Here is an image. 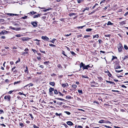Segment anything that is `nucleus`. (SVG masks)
<instances>
[{
    "instance_id": "obj_1",
    "label": "nucleus",
    "mask_w": 128,
    "mask_h": 128,
    "mask_svg": "<svg viewBox=\"0 0 128 128\" xmlns=\"http://www.w3.org/2000/svg\"><path fill=\"white\" fill-rule=\"evenodd\" d=\"M80 68L82 67L83 70L84 69L87 70L88 68H92L93 66V65L89 64L86 66L83 62H81L80 64Z\"/></svg>"
},
{
    "instance_id": "obj_2",
    "label": "nucleus",
    "mask_w": 128,
    "mask_h": 128,
    "mask_svg": "<svg viewBox=\"0 0 128 128\" xmlns=\"http://www.w3.org/2000/svg\"><path fill=\"white\" fill-rule=\"evenodd\" d=\"M118 52H121L122 49H123V47L120 43L118 44Z\"/></svg>"
},
{
    "instance_id": "obj_3",
    "label": "nucleus",
    "mask_w": 128,
    "mask_h": 128,
    "mask_svg": "<svg viewBox=\"0 0 128 128\" xmlns=\"http://www.w3.org/2000/svg\"><path fill=\"white\" fill-rule=\"evenodd\" d=\"M10 96L9 95L6 96L4 98V99L7 101H10Z\"/></svg>"
},
{
    "instance_id": "obj_4",
    "label": "nucleus",
    "mask_w": 128,
    "mask_h": 128,
    "mask_svg": "<svg viewBox=\"0 0 128 128\" xmlns=\"http://www.w3.org/2000/svg\"><path fill=\"white\" fill-rule=\"evenodd\" d=\"M115 69L118 68H121V66L118 65V64L117 63L115 64L114 66Z\"/></svg>"
},
{
    "instance_id": "obj_5",
    "label": "nucleus",
    "mask_w": 128,
    "mask_h": 128,
    "mask_svg": "<svg viewBox=\"0 0 128 128\" xmlns=\"http://www.w3.org/2000/svg\"><path fill=\"white\" fill-rule=\"evenodd\" d=\"M54 89L52 88H50L49 89V92H50V94L51 95H52V91H54Z\"/></svg>"
},
{
    "instance_id": "obj_6",
    "label": "nucleus",
    "mask_w": 128,
    "mask_h": 128,
    "mask_svg": "<svg viewBox=\"0 0 128 128\" xmlns=\"http://www.w3.org/2000/svg\"><path fill=\"white\" fill-rule=\"evenodd\" d=\"M42 38L43 40H44L46 41H48L49 40V39L46 36H42Z\"/></svg>"
},
{
    "instance_id": "obj_7",
    "label": "nucleus",
    "mask_w": 128,
    "mask_h": 128,
    "mask_svg": "<svg viewBox=\"0 0 128 128\" xmlns=\"http://www.w3.org/2000/svg\"><path fill=\"white\" fill-rule=\"evenodd\" d=\"M8 33V32L7 31L4 30L2 31L0 33V36L2 34H6Z\"/></svg>"
},
{
    "instance_id": "obj_8",
    "label": "nucleus",
    "mask_w": 128,
    "mask_h": 128,
    "mask_svg": "<svg viewBox=\"0 0 128 128\" xmlns=\"http://www.w3.org/2000/svg\"><path fill=\"white\" fill-rule=\"evenodd\" d=\"M31 24L34 27H36L37 25V24L36 22H31Z\"/></svg>"
},
{
    "instance_id": "obj_9",
    "label": "nucleus",
    "mask_w": 128,
    "mask_h": 128,
    "mask_svg": "<svg viewBox=\"0 0 128 128\" xmlns=\"http://www.w3.org/2000/svg\"><path fill=\"white\" fill-rule=\"evenodd\" d=\"M7 14L8 15L10 16H18V14H11V13H7Z\"/></svg>"
},
{
    "instance_id": "obj_10",
    "label": "nucleus",
    "mask_w": 128,
    "mask_h": 128,
    "mask_svg": "<svg viewBox=\"0 0 128 128\" xmlns=\"http://www.w3.org/2000/svg\"><path fill=\"white\" fill-rule=\"evenodd\" d=\"M66 123L69 125L72 126L73 124V123L72 122L70 121L67 122Z\"/></svg>"
},
{
    "instance_id": "obj_11",
    "label": "nucleus",
    "mask_w": 128,
    "mask_h": 128,
    "mask_svg": "<svg viewBox=\"0 0 128 128\" xmlns=\"http://www.w3.org/2000/svg\"><path fill=\"white\" fill-rule=\"evenodd\" d=\"M62 86L63 87H66V86H68V84L67 83H66L65 84H62Z\"/></svg>"
},
{
    "instance_id": "obj_12",
    "label": "nucleus",
    "mask_w": 128,
    "mask_h": 128,
    "mask_svg": "<svg viewBox=\"0 0 128 128\" xmlns=\"http://www.w3.org/2000/svg\"><path fill=\"white\" fill-rule=\"evenodd\" d=\"M28 40V38H22V40L23 41H27Z\"/></svg>"
},
{
    "instance_id": "obj_13",
    "label": "nucleus",
    "mask_w": 128,
    "mask_h": 128,
    "mask_svg": "<svg viewBox=\"0 0 128 128\" xmlns=\"http://www.w3.org/2000/svg\"><path fill=\"white\" fill-rule=\"evenodd\" d=\"M40 16V15L39 14L36 15H34V18H35L39 17Z\"/></svg>"
},
{
    "instance_id": "obj_14",
    "label": "nucleus",
    "mask_w": 128,
    "mask_h": 128,
    "mask_svg": "<svg viewBox=\"0 0 128 128\" xmlns=\"http://www.w3.org/2000/svg\"><path fill=\"white\" fill-rule=\"evenodd\" d=\"M105 122V121L103 120H101L99 121L98 123H102Z\"/></svg>"
},
{
    "instance_id": "obj_15",
    "label": "nucleus",
    "mask_w": 128,
    "mask_h": 128,
    "mask_svg": "<svg viewBox=\"0 0 128 128\" xmlns=\"http://www.w3.org/2000/svg\"><path fill=\"white\" fill-rule=\"evenodd\" d=\"M50 84L53 86H54V82H50Z\"/></svg>"
},
{
    "instance_id": "obj_16",
    "label": "nucleus",
    "mask_w": 128,
    "mask_h": 128,
    "mask_svg": "<svg viewBox=\"0 0 128 128\" xmlns=\"http://www.w3.org/2000/svg\"><path fill=\"white\" fill-rule=\"evenodd\" d=\"M62 104V103L60 102H56V104L58 105H61Z\"/></svg>"
},
{
    "instance_id": "obj_17",
    "label": "nucleus",
    "mask_w": 128,
    "mask_h": 128,
    "mask_svg": "<svg viewBox=\"0 0 128 128\" xmlns=\"http://www.w3.org/2000/svg\"><path fill=\"white\" fill-rule=\"evenodd\" d=\"M106 82H107L109 83L110 84H115V83L114 82H112L108 81L106 80Z\"/></svg>"
},
{
    "instance_id": "obj_18",
    "label": "nucleus",
    "mask_w": 128,
    "mask_h": 128,
    "mask_svg": "<svg viewBox=\"0 0 128 128\" xmlns=\"http://www.w3.org/2000/svg\"><path fill=\"white\" fill-rule=\"evenodd\" d=\"M72 86L73 88H76L77 86L76 84H72Z\"/></svg>"
},
{
    "instance_id": "obj_19",
    "label": "nucleus",
    "mask_w": 128,
    "mask_h": 128,
    "mask_svg": "<svg viewBox=\"0 0 128 128\" xmlns=\"http://www.w3.org/2000/svg\"><path fill=\"white\" fill-rule=\"evenodd\" d=\"M50 8H49L48 9H46L45 10H43V11L44 12H46V11L49 10H50Z\"/></svg>"
},
{
    "instance_id": "obj_20",
    "label": "nucleus",
    "mask_w": 128,
    "mask_h": 128,
    "mask_svg": "<svg viewBox=\"0 0 128 128\" xmlns=\"http://www.w3.org/2000/svg\"><path fill=\"white\" fill-rule=\"evenodd\" d=\"M122 71H123L122 70H115V71L116 72H122Z\"/></svg>"
},
{
    "instance_id": "obj_21",
    "label": "nucleus",
    "mask_w": 128,
    "mask_h": 128,
    "mask_svg": "<svg viewBox=\"0 0 128 128\" xmlns=\"http://www.w3.org/2000/svg\"><path fill=\"white\" fill-rule=\"evenodd\" d=\"M78 92L79 93L81 94H82V90H78Z\"/></svg>"
},
{
    "instance_id": "obj_22",
    "label": "nucleus",
    "mask_w": 128,
    "mask_h": 128,
    "mask_svg": "<svg viewBox=\"0 0 128 128\" xmlns=\"http://www.w3.org/2000/svg\"><path fill=\"white\" fill-rule=\"evenodd\" d=\"M113 24L112 23L108 21V22L107 24V25H112Z\"/></svg>"
},
{
    "instance_id": "obj_23",
    "label": "nucleus",
    "mask_w": 128,
    "mask_h": 128,
    "mask_svg": "<svg viewBox=\"0 0 128 128\" xmlns=\"http://www.w3.org/2000/svg\"><path fill=\"white\" fill-rule=\"evenodd\" d=\"M92 30V29L91 28H87L86 30V32H89L91 31Z\"/></svg>"
},
{
    "instance_id": "obj_24",
    "label": "nucleus",
    "mask_w": 128,
    "mask_h": 128,
    "mask_svg": "<svg viewBox=\"0 0 128 128\" xmlns=\"http://www.w3.org/2000/svg\"><path fill=\"white\" fill-rule=\"evenodd\" d=\"M56 40V39L55 38H54L52 40V41H50V42L53 43H54V41Z\"/></svg>"
},
{
    "instance_id": "obj_25",
    "label": "nucleus",
    "mask_w": 128,
    "mask_h": 128,
    "mask_svg": "<svg viewBox=\"0 0 128 128\" xmlns=\"http://www.w3.org/2000/svg\"><path fill=\"white\" fill-rule=\"evenodd\" d=\"M124 48L126 50H128V48L127 46L126 45H124Z\"/></svg>"
},
{
    "instance_id": "obj_26",
    "label": "nucleus",
    "mask_w": 128,
    "mask_h": 128,
    "mask_svg": "<svg viewBox=\"0 0 128 128\" xmlns=\"http://www.w3.org/2000/svg\"><path fill=\"white\" fill-rule=\"evenodd\" d=\"M64 112H65L68 115H70V113L66 111Z\"/></svg>"
},
{
    "instance_id": "obj_27",
    "label": "nucleus",
    "mask_w": 128,
    "mask_h": 128,
    "mask_svg": "<svg viewBox=\"0 0 128 128\" xmlns=\"http://www.w3.org/2000/svg\"><path fill=\"white\" fill-rule=\"evenodd\" d=\"M70 52L71 53V54L73 55V56H74L76 55V54L73 52Z\"/></svg>"
},
{
    "instance_id": "obj_28",
    "label": "nucleus",
    "mask_w": 128,
    "mask_h": 128,
    "mask_svg": "<svg viewBox=\"0 0 128 128\" xmlns=\"http://www.w3.org/2000/svg\"><path fill=\"white\" fill-rule=\"evenodd\" d=\"M120 24H125L126 23L124 21H123L120 22Z\"/></svg>"
},
{
    "instance_id": "obj_29",
    "label": "nucleus",
    "mask_w": 128,
    "mask_h": 128,
    "mask_svg": "<svg viewBox=\"0 0 128 128\" xmlns=\"http://www.w3.org/2000/svg\"><path fill=\"white\" fill-rule=\"evenodd\" d=\"M85 26H78V27H77V28H83V27Z\"/></svg>"
},
{
    "instance_id": "obj_30",
    "label": "nucleus",
    "mask_w": 128,
    "mask_h": 128,
    "mask_svg": "<svg viewBox=\"0 0 128 128\" xmlns=\"http://www.w3.org/2000/svg\"><path fill=\"white\" fill-rule=\"evenodd\" d=\"M54 90V94H58V92L56 90Z\"/></svg>"
},
{
    "instance_id": "obj_31",
    "label": "nucleus",
    "mask_w": 128,
    "mask_h": 128,
    "mask_svg": "<svg viewBox=\"0 0 128 128\" xmlns=\"http://www.w3.org/2000/svg\"><path fill=\"white\" fill-rule=\"evenodd\" d=\"M98 36L97 34L93 36V38H98Z\"/></svg>"
},
{
    "instance_id": "obj_32",
    "label": "nucleus",
    "mask_w": 128,
    "mask_h": 128,
    "mask_svg": "<svg viewBox=\"0 0 128 128\" xmlns=\"http://www.w3.org/2000/svg\"><path fill=\"white\" fill-rule=\"evenodd\" d=\"M28 17V16H24L22 18L23 19H26Z\"/></svg>"
},
{
    "instance_id": "obj_33",
    "label": "nucleus",
    "mask_w": 128,
    "mask_h": 128,
    "mask_svg": "<svg viewBox=\"0 0 128 128\" xmlns=\"http://www.w3.org/2000/svg\"><path fill=\"white\" fill-rule=\"evenodd\" d=\"M18 94L20 95H23L24 96H26L25 94L21 92H19Z\"/></svg>"
},
{
    "instance_id": "obj_34",
    "label": "nucleus",
    "mask_w": 128,
    "mask_h": 128,
    "mask_svg": "<svg viewBox=\"0 0 128 128\" xmlns=\"http://www.w3.org/2000/svg\"><path fill=\"white\" fill-rule=\"evenodd\" d=\"M15 36L18 37H20L21 36L20 34H16L15 35Z\"/></svg>"
},
{
    "instance_id": "obj_35",
    "label": "nucleus",
    "mask_w": 128,
    "mask_h": 128,
    "mask_svg": "<svg viewBox=\"0 0 128 128\" xmlns=\"http://www.w3.org/2000/svg\"><path fill=\"white\" fill-rule=\"evenodd\" d=\"M28 85H29V86H33V84H32V83H30V84H28L27 85H26V86H28Z\"/></svg>"
},
{
    "instance_id": "obj_36",
    "label": "nucleus",
    "mask_w": 128,
    "mask_h": 128,
    "mask_svg": "<svg viewBox=\"0 0 128 128\" xmlns=\"http://www.w3.org/2000/svg\"><path fill=\"white\" fill-rule=\"evenodd\" d=\"M56 99H58V100H64V99H62V98H56Z\"/></svg>"
},
{
    "instance_id": "obj_37",
    "label": "nucleus",
    "mask_w": 128,
    "mask_h": 128,
    "mask_svg": "<svg viewBox=\"0 0 128 128\" xmlns=\"http://www.w3.org/2000/svg\"><path fill=\"white\" fill-rule=\"evenodd\" d=\"M31 12V14H36V12Z\"/></svg>"
},
{
    "instance_id": "obj_38",
    "label": "nucleus",
    "mask_w": 128,
    "mask_h": 128,
    "mask_svg": "<svg viewBox=\"0 0 128 128\" xmlns=\"http://www.w3.org/2000/svg\"><path fill=\"white\" fill-rule=\"evenodd\" d=\"M50 63V62L49 61H47V62H44V64H48V63Z\"/></svg>"
},
{
    "instance_id": "obj_39",
    "label": "nucleus",
    "mask_w": 128,
    "mask_h": 128,
    "mask_svg": "<svg viewBox=\"0 0 128 128\" xmlns=\"http://www.w3.org/2000/svg\"><path fill=\"white\" fill-rule=\"evenodd\" d=\"M20 82V81L15 82L14 83V84H17L19 83Z\"/></svg>"
},
{
    "instance_id": "obj_40",
    "label": "nucleus",
    "mask_w": 128,
    "mask_h": 128,
    "mask_svg": "<svg viewBox=\"0 0 128 128\" xmlns=\"http://www.w3.org/2000/svg\"><path fill=\"white\" fill-rule=\"evenodd\" d=\"M49 45L50 46H55V45L53 44H49Z\"/></svg>"
},
{
    "instance_id": "obj_41",
    "label": "nucleus",
    "mask_w": 128,
    "mask_h": 128,
    "mask_svg": "<svg viewBox=\"0 0 128 128\" xmlns=\"http://www.w3.org/2000/svg\"><path fill=\"white\" fill-rule=\"evenodd\" d=\"M20 125L22 127H23L24 126V124L23 123H21L20 124Z\"/></svg>"
},
{
    "instance_id": "obj_42",
    "label": "nucleus",
    "mask_w": 128,
    "mask_h": 128,
    "mask_svg": "<svg viewBox=\"0 0 128 128\" xmlns=\"http://www.w3.org/2000/svg\"><path fill=\"white\" fill-rule=\"evenodd\" d=\"M66 98L68 99H70L71 98V97L69 96H66Z\"/></svg>"
},
{
    "instance_id": "obj_43",
    "label": "nucleus",
    "mask_w": 128,
    "mask_h": 128,
    "mask_svg": "<svg viewBox=\"0 0 128 128\" xmlns=\"http://www.w3.org/2000/svg\"><path fill=\"white\" fill-rule=\"evenodd\" d=\"M33 127L34 128H39L38 127L36 126L35 124L34 125Z\"/></svg>"
},
{
    "instance_id": "obj_44",
    "label": "nucleus",
    "mask_w": 128,
    "mask_h": 128,
    "mask_svg": "<svg viewBox=\"0 0 128 128\" xmlns=\"http://www.w3.org/2000/svg\"><path fill=\"white\" fill-rule=\"evenodd\" d=\"M121 86L122 88H126V87L124 85H122Z\"/></svg>"
},
{
    "instance_id": "obj_45",
    "label": "nucleus",
    "mask_w": 128,
    "mask_h": 128,
    "mask_svg": "<svg viewBox=\"0 0 128 128\" xmlns=\"http://www.w3.org/2000/svg\"><path fill=\"white\" fill-rule=\"evenodd\" d=\"M59 94L60 96H63V94H62V93H61L60 92H59Z\"/></svg>"
},
{
    "instance_id": "obj_46",
    "label": "nucleus",
    "mask_w": 128,
    "mask_h": 128,
    "mask_svg": "<svg viewBox=\"0 0 128 128\" xmlns=\"http://www.w3.org/2000/svg\"><path fill=\"white\" fill-rule=\"evenodd\" d=\"M32 50L34 53L36 52V50L34 49H32Z\"/></svg>"
},
{
    "instance_id": "obj_47",
    "label": "nucleus",
    "mask_w": 128,
    "mask_h": 128,
    "mask_svg": "<svg viewBox=\"0 0 128 128\" xmlns=\"http://www.w3.org/2000/svg\"><path fill=\"white\" fill-rule=\"evenodd\" d=\"M4 20L2 19H0V22H3L4 21Z\"/></svg>"
},
{
    "instance_id": "obj_48",
    "label": "nucleus",
    "mask_w": 128,
    "mask_h": 128,
    "mask_svg": "<svg viewBox=\"0 0 128 128\" xmlns=\"http://www.w3.org/2000/svg\"><path fill=\"white\" fill-rule=\"evenodd\" d=\"M110 34H106L105 35V36L106 37H110Z\"/></svg>"
},
{
    "instance_id": "obj_49",
    "label": "nucleus",
    "mask_w": 128,
    "mask_h": 128,
    "mask_svg": "<svg viewBox=\"0 0 128 128\" xmlns=\"http://www.w3.org/2000/svg\"><path fill=\"white\" fill-rule=\"evenodd\" d=\"M20 59L19 58L18 59V60H17L16 62V64L17 63H18V62H20Z\"/></svg>"
},
{
    "instance_id": "obj_50",
    "label": "nucleus",
    "mask_w": 128,
    "mask_h": 128,
    "mask_svg": "<svg viewBox=\"0 0 128 128\" xmlns=\"http://www.w3.org/2000/svg\"><path fill=\"white\" fill-rule=\"evenodd\" d=\"M62 54H63L65 56H67L64 54V52L63 51V52L62 53Z\"/></svg>"
},
{
    "instance_id": "obj_51",
    "label": "nucleus",
    "mask_w": 128,
    "mask_h": 128,
    "mask_svg": "<svg viewBox=\"0 0 128 128\" xmlns=\"http://www.w3.org/2000/svg\"><path fill=\"white\" fill-rule=\"evenodd\" d=\"M10 63L11 65H13L14 64V62L12 61L10 62Z\"/></svg>"
},
{
    "instance_id": "obj_52",
    "label": "nucleus",
    "mask_w": 128,
    "mask_h": 128,
    "mask_svg": "<svg viewBox=\"0 0 128 128\" xmlns=\"http://www.w3.org/2000/svg\"><path fill=\"white\" fill-rule=\"evenodd\" d=\"M12 29L13 30H18L17 29V28H14V27H13Z\"/></svg>"
},
{
    "instance_id": "obj_53",
    "label": "nucleus",
    "mask_w": 128,
    "mask_h": 128,
    "mask_svg": "<svg viewBox=\"0 0 128 128\" xmlns=\"http://www.w3.org/2000/svg\"><path fill=\"white\" fill-rule=\"evenodd\" d=\"M13 92V91L11 90L10 91L8 92V93L9 94H11Z\"/></svg>"
},
{
    "instance_id": "obj_54",
    "label": "nucleus",
    "mask_w": 128,
    "mask_h": 128,
    "mask_svg": "<svg viewBox=\"0 0 128 128\" xmlns=\"http://www.w3.org/2000/svg\"><path fill=\"white\" fill-rule=\"evenodd\" d=\"M28 52H24L23 53V55H24V54H28Z\"/></svg>"
},
{
    "instance_id": "obj_55",
    "label": "nucleus",
    "mask_w": 128,
    "mask_h": 128,
    "mask_svg": "<svg viewBox=\"0 0 128 128\" xmlns=\"http://www.w3.org/2000/svg\"><path fill=\"white\" fill-rule=\"evenodd\" d=\"M84 36V37L85 38H87L88 37L90 36Z\"/></svg>"
},
{
    "instance_id": "obj_56",
    "label": "nucleus",
    "mask_w": 128,
    "mask_h": 128,
    "mask_svg": "<svg viewBox=\"0 0 128 128\" xmlns=\"http://www.w3.org/2000/svg\"><path fill=\"white\" fill-rule=\"evenodd\" d=\"M105 1V0H103L102 1L100 2V4H101L102 3H104Z\"/></svg>"
},
{
    "instance_id": "obj_57",
    "label": "nucleus",
    "mask_w": 128,
    "mask_h": 128,
    "mask_svg": "<svg viewBox=\"0 0 128 128\" xmlns=\"http://www.w3.org/2000/svg\"><path fill=\"white\" fill-rule=\"evenodd\" d=\"M0 38L4 39L5 38V36H2Z\"/></svg>"
},
{
    "instance_id": "obj_58",
    "label": "nucleus",
    "mask_w": 128,
    "mask_h": 128,
    "mask_svg": "<svg viewBox=\"0 0 128 128\" xmlns=\"http://www.w3.org/2000/svg\"><path fill=\"white\" fill-rule=\"evenodd\" d=\"M2 112H4L3 110H0V114H2Z\"/></svg>"
},
{
    "instance_id": "obj_59",
    "label": "nucleus",
    "mask_w": 128,
    "mask_h": 128,
    "mask_svg": "<svg viewBox=\"0 0 128 128\" xmlns=\"http://www.w3.org/2000/svg\"><path fill=\"white\" fill-rule=\"evenodd\" d=\"M84 10H89V8H84Z\"/></svg>"
},
{
    "instance_id": "obj_60",
    "label": "nucleus",
    "mask_w": 128,
    "mask_h": 128,
    "mask_svg": "<svg viewBox=\"0 0 128 128\" xmlns=\"http://www.w3.org/2000/svg\"><path fill=\"white\" fill-rule=\"evenodd\" d=\"M30 117L32 118L33 119V117L32 116V115L31 114H30Z\"/></svg>"
},
{
    "instance_id": "obj_61",
    "label": "nucleus",
    "mask_w": 128,
    "mask_h": 128,
    "mask_svg": "<svg viewBox=\"0 0 128 128\" xmlns=\"http://www.w3.org/2000/svg\"><path fill=\"white\" fill-rule=\"evenodd\" d=\"M98 42L100 44L102 42V41L100 40H98Z\"/></svg>"
},
{
    "instance_id": "obj_62",
    "label": "nucleus",
    "mask_w": 128,
    "mask_h": 128,
    "mask_svg": "<svg viewBox=\"0 0 128 128\" xmlns=\"http://www.w3.org/2000/svg\"><path fill=\"white\" fill-rule=\"evenodd\" d=\"M36 44L38 45H39L40 44V42H39L38 41V42H36Z\"/></svg>"
},
{
    "instance_id": "obj_63",
    "label": "nucleus",
    "mask_w": 128,
    "mask_h": 128,
    "mask_svg": "<svg viewBox=\"0 0 128 128\" xmlns=\"http://www.w3.org/2000/svg\"><path fill=\"white\" fill-rule=\"evenodd\" d=\"M61 65L60 64H59L58 65V67L59 68H60V67Z\"/></svg>"
},
{
    "instance_id": "obj_64",
    "label": "nucleus",
    "mask_w": 128,
    "mask_h": 128,
    "mask_svg": "<svg viewBox=\"0 0 128 128\" xmlns=\"http://www.w3.org/2000/svg\"><path fill=\"white\" fill-rule=\"evenodd\" d=\"M78 128H82V127L81 126H78Z\"/></svg>"
}]
</instances>
